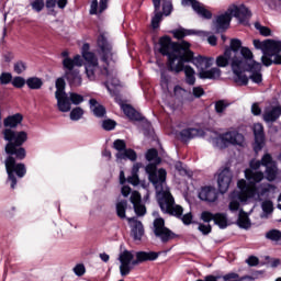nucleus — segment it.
Listing matches in <instances>:
<instances>
[{"label": "nucleus", "mask_w": 281, "mask_h": 281, "mask_svg": "<svg viewBox=\"0 0 281 281\" xmlns=\"http://www.w3.org/2000/svg\"><path fill=\"white\" fill-rule=\"evenodd\" d=\"M260 166L266 168V179L268 181H276L278 177V165L269 154H265L261 160H251L250 168L245 170V179L237 182L238 191H233L229 195L231 212H238L240 203H245L248 199H260L261 196H269L276 194V186L271 183H260L265 179V173L260 171Z\"/></svg>", "instance_id": "nucleus-1"}, {"label": "nucleus", "mask_w": 281, "mask_h": 281, "mask_svg": "<svg viewBox=\"0 0 281 281\" xmlns=\"http://www.w3.org/2000/svg\"><path fill=\"white\" fill-rule=\"evenodd\" d=\"M158 52L162 56H167L169 60L170 71L179 74L183 71L184 63H192L198 69V76L201 80H218L221 78V68L214 67V57L196 56L190 50V43L182 41L180 43H172L168 36L159 40Z\"/></svg>", "instance_id": "nucleus-2"}, {"label": "nucleus", "mask_w": 281, "mask_h": 281, "mask_svg": "<svg viewBox=\"0 0 281 281\" xmlns=\"http://www.w3.org/2000/svg\"><path fill=\"white\" fill-rule=\"evenodd\" d=\"M23 122V114L16 113L9 115L3 120V126L5 128L2 132L3 139L8 142L5 145V153L9 157L4 160V166L8 175V182L11 183V189L16 188V177L23 179L27 175V168L25 164H16V159H25L27 153L25 148L21 147L27 142V133L25 131L14 132L12 128H16L19 124ZM14 155V157H12ZM16 175V176H15Z\"/></svg>", "instance_id": "nucleus-3"}, {"label": "nucleus", "mask_w": 281, "mask_h": 281, "mask_svg": "<svg viewBox=\"0 0 281 281\" xmlns=\"http://www.w3.org/2000/svg\"><path fill=\"white\" fill-rule=\"evenodd\" d=\"M241 46L240 40H232L231 48H226L224 55L216 58V65L217 67H227L231 63L233 80L240 87L247 86L249 80L255 85H260L262 82V64L254 60L251 49ZM239 48L243 58L238 57Z\"/></svg>", "instance_id": "nucleus-4"}, {"label": "nucleus", "mask_w": 281, "mask_h": 281, "mask_svg": "<svg viewBox=\"0 0 281 281\" xmlns=\"http://www.w3.org/2000/svg\"><path fill=\"white\" fill-rule=\"evenodd\" d=\"M98 46L101 49L103 68L98 65V57L89 52V44H83L81 48L82 58H85V69L88 80H95L100 74L106 77L105 87L110 93H113V87H120V79L117 78V70H115V60L117 57L113 53V47L106 41L104 34L98 38Z\"/></svg>", "instance_id": "nucleus-5"}, {"label": "nucleus", "mask_w": 281, "mask_h": 281, "mask_svg": "<svg viewBox=\"0 0 281 281\" xmlns=\"http://www.w3.org/2000/svg\"><path fill=\"white\" fill-rule=\"evenodd\" d=\"M150 180L156 190V196L160 210L165 212V214H170L171 216L181 218L184 225H190V223H192V213H187L183 215V207L175 203V198L166 184V171L161 169L158 172V178L157 173H150Z\"/></svg>", "instance_id": "nucleus-6"}, {"label": "nucleus", "mask_w": 281, "mask_h": 281, "mask_svg": "<svg viewBox=\"0 0 281 281\" xmlns=\"http://www.w3.org/2000/svg\"><path fill=\"white\" fill-rule=\"evenodd\" d=\"M169 71L170 69L166 67H162L160 69V88L162 91L164 104L169 106V109H175V98L176 100H180L181 102H183V100L188 99L189 92L186 89L181 88L180 86H176L173 88V94H172V91H170L172 86L170 83V75L168 74Z\"/></svg>", "instance_id": "nucleus-7"}, {"label": "nucleus", "mask_w": 281, "mask_h": 281, "mask_svg": "<svg viewBox=\"0 0 281 281\" xmlns=\"http://www.w3.org/2000/svg\"><path fill=\"white\" fill-rule=\"evenodd\" d=\"M255 49L262 52L261 61L265 67H271V65H281V42L276 40H267L260 42V40H254Z\"/></svg>", "instance_id": "nucleus-8"}, {"label": "nucleus", "mask_w": 281, "mask_h": 281, "mask_svg": "<svg viewBox=\"0 0 281 281\" xmlns=\"http://www.w3.org/2000/svg\"><path fill=\"white\" fill-rule=\"evenodd\" d=\"M135 256L133 255V252L128 250H124L120 254V273L123 278L125 276H128L131 271H133V268L136 267V265H140V262H146L148 260H157V258H159V254L155 251H138L136 252L135 260H133Z\"/></svg>", "instance_id": "nucleus-9"}, {"label": "nucleus", "mask_w": 281, "mask_h": 281, "mask_svg": "<svg viewBox=\"0 0 281 281\" xmlns=\"http://www.w3.org/2000/svg\"><path fill=\"white\" fill-rule=\"evenodd\" d=\"M232 16H235V19L243 23L251 16V11L245 4H232L224 14L218 15L213 22L215 32H225L229 27V23H232Z\"/></svg>", "instance_id": "nucleus-10"}, {"label": "nucleus", "mask_w": 281, "mask_h": 281, "mask_svg": "<svg viewBox=\"0 0 281 281\" xmlns=\"http://www.w3.org/2000/svg\"><path fill=\"white\" fill-rule=\"evenodd\" d=\"M65 79L58 78L56 80L55 98L57 100V108L61 113H69L71 111V104H82L85 97L76 92H65Z\"/></svg>", "instance_id": "nucleus-11"}, {"label": "nucleus", "mask_w": 281, "mask_h": 281, "mask_svg": "<svg viewBox=\"0 0 281 281\" xmlns=\"http://www.w3.org/2000/svg\"><path fill=\"white\" fill-rule=\"evenodd\" d=\"M209 142L215 148H227V146H239V148H245L247 144L245 135L236 130H231L223 134L212 132Z\"/></svg>", "instance_id": "nucleus-12"}, {"label": "nucleus", "mask_w": 281, "mask_h": 281, "mask_svg": "<svg viewBox=\"0 0 281 281\" xmlns=\"http://www.w3.org/2000/svg\"><path fill=\"white\" fill-rule=\"evenodd\" d=\"M82 57L80 55H76L74 59H63L65 78L70 87H80L82 85V76H80V71L78 69H74L75 67H82Z\"/></svg>", "instance_id": "nucleus-13"}, {"label": "nucleus", "mask_w": 281, "mask_h": 281, "mask_svg": "<svg viewBox=\"0 0 281 281\" xmlns=\"http://www.w3.org/2000/svg\"><path fill=\"white\" fill-rule=\"evenodd\" d=\"M153 216L156 218L154 220L153 232L157 238L161 240V243H168V240H172L175 238V233L166 227V222L159 216V213L154 212Z\"/></svg>", "instance_id": "nucleus-14"}, {"label": "nucleus", "mask_w": 281, "mask_h": 281, "mask_svg": "<svg viewBox=\"0 0 281 281\" xmlns=\"http://www.w3.org/2000/svg\"><path fill=\"white\" fill-rule=\"evenodd\" d=\"M113 148L117 151L115 155L116 161H124L126 159H130V161H136L137 153L133 149H126V142H124V139L114 140Z\"/></svg>", "instance_id": "nucleus-15"}, {"label": "nucleus", "mask_w": 281, "mask_h": 281, "mask_svg": "<svg viewBox=\"0 0 281 281\" xmlns=\"http://www.w3.org/2000/svg\"><path fill=\"white\" fill-rule=\"evenodd\" d=\"M217 188L222 194H225L232 186V179H234V173L229 167H223L216 172Z\"/></svg>", "instance_id": "nucleus-16"}, {"label": "nucleus", "mask_w": 281, "mask_h": 281, "mask_svg": "<svg viewBox=\"0 0 281 281\" xmlns=\"http://www.w3.org/2000/svg\"><path fill=\"white\" fill-rule=\"evenodd\" d=\"M147 161H153L151 164L146 166V172L148 175V179L150 183H153V180L150 179V175H157V178H159V171L164 170L165 175L167 176L168 172H166V169L160 168L157 170L158 164H161V158L157 154V149H149L146 154Z\"/></svg>", "instance_id": "nucleus-17"}, {"label": "nucleus", "mask_w": 281, "mask_h": 281, "mask_svg": "<svg viewBox=\"0 0 281 281\" xmlns=\"http://www.w3.org/2000/svg\"><path fill=\"white\" fill-rule=\"evenodd\" d=\"M181 3L184 7L191 5L192 10H194L196 14H199V16H201L202 19H212V12L205 9V5H203L201 2L196 0H182Z\"/></svg>", "instance_id": "nucleus-18"}, {"label": "nucleus", "mask_w": 281, "mask_h": 281, "mask_svg": "<svg viewBox=\"0 0 281 281\" xmlns=\"http://www.w3.org/2000/svg\"><path fill=\"white\" fill-rule=\"evenodd\" d=\"M201 218L202 221H204V223H210V221H214L215 225H218L221 229H225V227H227V215L223 213H217L214 215L205 211L201 214Z\"/></svg>", "instance_id": "nucleus-19"}, {"label": "nucleus", "mask_w": 281, "mask_h": 281, "mask_svg": "<svg viewBox=\"0 0 281 281\" xmlns=\"http://www.w3.org/2000/svg\"><path fill=\"white\" fill-rule=\"evenodd\" d=\"M255 135V151L260 153L265 148V127L260 123H256L252 127Z\"/></svg>", "instance_id": "nucleus-20"}, {"label": "nucleus", "mask_w": 281, "mask_h": 281, "mask_svg": "<svg viewBox=\"0 0 281 281\" xmlns=\"http://www.w3.org/2000/svg\"><path fill=\"white\" fill-rule=\"evenodd\" d=\"M131 227V236L134 240H142L144 238V224L137 217H127Z\"/></svg>", "instance_id": "nucleus-21"}, {"label": "nucleus", "mask_w": 281, "mask_h": 281, "mask_svg": "<svg viewBox=\"0 0 281 281\" xmlns=\"http://www.w3.org/2000/svg\"><path fill=\"white\" fill-rule=\"evenodd\" d=\"M131 203L133 204L134 212L137 216H144L146 214V206L142 204V195L139 194V192H132Z\"/></svg>", "instance_id": "nucleus-22"}, {"label": "nucleus", "mask_w": 281, "mask_h": 281, "mask_svg": "<svg viewBox=\"0 0 281 281\" xmlns=\"http://www.w3.org/2000/svg\"><path fill=\"white\" fill-rule=\"evenodd\" d=\"M199 199H201V201H206L207 203H214V201L218 199V194L214 187H203L199 192Z\"/></svg>", "instance_id": "nucleus-23"}, {"label": "nucleus", "mask_w": 281, "mask_h": 281, "mask_svg": "<svg viewBox=\"0 0 281 281\" xmlns=\"http://www.w3.org/2000/svg\"><path fill=\"white\" fill-rule=\"evenodd\" d=\"M203 135H205V131L196 127H189L180 132V137L183 142H188V139H194L195 137H203Z\"/></svg>", "instance_id": "nucleus-24"}, {"label": "nucleus", "mask_w": 281, "mask_h": 281, "mask_svg": "<svg viewBox=\"0 0 281 281\" xmlns=\"http://www.w3.org/2000/svg\"><path fill=\"white\" fill-rule=\"evenodd\" d=\"M281 115V106H268L263 112V120L269 122H276Z\"/></svg>", "instance_id": "nucleus-25"}, {"label": "nucleus", "mask_w": 281, "mask_h": 281, "mask_svg": "<svg viewBox=\"0 0 281 281\" xmlns=\"http://www.w3.org/2000/svg\"><path fill=\"white\" fill-rule=\"evenodd\" d=\"M156 12L160 10L162 3V12L165 16H170L172 13V2L170 0H151Z\"/></svg>", "instance_id": "nucleus-26"}, {"label": "nucleus", "mask_w": 281, "mask_h": 281, "mask_svg": "<svg viewBox=\"0 0 281 281\" xmlns=\"http://www.w3.org/2000/svg\"><path fill=\"white\" fill-rule=\"evenodd\" d=\"M106 8H109V0H100V3L98 0H93L90 4V14H102Z\"/></svg>", "instance_id": "nucleus-27"}, {"label": "nucleus", "mask_w": 281, "mask_h": 281, "mask_svg": "<svg viewBox=\"0 0 281 281\" xmlns=\"http://www.w3.org/2000/svg\"><path fill=\"white\" fill-rule=\"evenodd\" d=\"M182 71H184V80L187 85L193 86L196 82V71L192 66H186V63L183 64Z\"/></svg>", "instance_id": "nucleus-28"}, {"label": "nucleus", "mask_w": 281, "mask_h": 281, "mask_svg": "<svg viewBox=\"0 0 281 281\" xmlns=\"http://www.w3.org/2000/svg\"><path fill=\"white\" fill-rule=\"evenodd\" d=\"M254 277L245 276L240 277L238 273L229 272L227 274L221 276L220 281H254Z\"/></svg>", "instance_id": "nucleus-29"}, {"label": "nucleus", "mask_w": 281, "mask_h": 281, "mask_svg": "<svg viewBox=\"0 0 281 281\" xmlns=\"http://www.w3.org/2000/svg\"><path fill=\"white\" fill-rule=\"evenodd\" d=\"M90 109L95 117H104L106 110L95 99H90Z\"/></svg>", "instance_id": "nucleus-30"}, {"label": "nucleus", "mask_w": 281, "mask_h": 281, "mask_svg": "<svg viewBox=\"0 0 281 281\" xmlns=\"http://www.w3.org/2000/svg\"><path fill=\"white\" fill-rule=\"evenodd\" d=\"M121 109H122L123 113L126 115V117H128L130 120H134V121L142 120V114H139V112H136L133 109V106H131L128 104H122Z\"/></svg>", "instance_id": "nucleus-31"}, {"label": "nucleus", "mask_w": 281, "mask_h": 281, "mask_svg": "<svg viewBox=\"0 0 281 281\" xmlns=\"http://www.w3.org/2000/svg\"><path fill=\"white\" fill-rule=\"evenodd\" d=\"M237 225L241 229H249L251 227V221L249 220V215L245 211H239Z\"/></svg>", "instance_id": "nucleus-32"}, {"label": "nucleus", "mask_w": 281, "mask_h": 281, "mask_svg": "<svg viewBox=\"0 0 281 281\" xmlns=\"http://www.w3.org/2000/svg\"><path fill=\"white\" fill-rule=\"evenodd\" d=\"M115 207L119 218H126V210L128 207V202L126 200H119L116 202Z\"/></svg>", "instance_id": "nucleus-33"}, {"label": "nucleus", "mask_w": 281, "mask_h": 281, "mask_svg": "<svg viewBox=\"0 0 281 281\" xmlns=\"http://www.w3.org/2000/svg\"><path fill=\"white\" fill-rule=\"evenodd\" d=\"M227 106H229V102L225 100H218L217 102H215V113H217V115H225Z\"/></svg>", "instance_id": "nucleus-34"}, {"label": "nucleus", "mask_w": 281, "mask_h": 281, "mask_svg": "<svg viewBox=\"0 0 281 281\" xmlns=\"http://www.w3.org/2000/svg\"><path fill=\"white\" fill-rule=\"evenodd\" d=\"M30 7L34 12H43L45 10V0H29Z\"/></svg>", "instance_id": "nucleus-35"}, {"label": "nucleus", "mask_w": 281, "mask_h": 281, "mask_svg": "<svg viewBox=\"0 0 281 281\" xmlns=\"http://www.w3.org/2000/svg\"><path fill=\"white\" fill-rule=\"evenodd\" d=\"M26 85L30 89H41L43 81L37 77H32L26 80Z\"/></svg>", "instance_id": "nucleus-36"}, {"label": "nucleus", "mask_w": 281, "mask_h": 281, "mask_svg": "<svg viewBox=\"0 0 281 281\" xmlns=\"http://www.w3.org/2000/svg\"><path fill=\"white\" fill-rule=\"evenodd\" d=\"M162 19H164V13L155 9L154 16L151 18V26L154 27V30H157V27H159V23H161Z\"/></svg>", "instance_id": "nucleus-37"}, {"label": "nucleus", "mask_w": 281, "mask_h": 281, "mask_svg": "<svg viewBox=\"0 0 281 281\" xmlns=\"http://www.w3.org/2000/svg\"><path fill=\"white\" fill-rule=\"evenodd\" d=\"M82 115H85V110H82V108H75L70 112V120L78 122V120L82 119Z\"/></svg>", "instance_id": "nucleus-38"}, {"label": "nucleus", "mask_w": 281, "mask_h": 281, "mask_svg": "<svg viewBox=\"0 0 281 281\" xmlns=\"http://www.w3.org/2000/svg\"><path fill=\"white\" fill-rule=\"evenodd\" d=\"M266 238L273 241L281 240V232L278 229H271L266 234Z\"/></svg>", "instance_id": "nucleus-39"}, {"label": "nucleus", "mask_w": 281, "mask_h": 281, "mask_svg": "<svg viewBox=\"0 0 281 281\" xmlns=\"http://www.w3.org/2000/svg\"><path fill=\"white\" fill-rule=\"evenodd\" d=\"M172 34L175 38H183L186 36H190V34H192V31H188L186 29H179V30L172 31Z\"/></svg>", "instance_id": "nucleus-40"}, {"label": "nucleus", "mask_w": 281, "mask_h": 281, "mask_svg": "<svg viewBox=\"0 0 281 281\" xmlns=\"http://www.w3.org/2000/svg\"><path fill=\"white\" fill-rule=\"evenodd\" d=\"M117 126V123L111 119H106L102 122V128L104 131H113Z\"/></svg>", "instance_id": "nucleus-41"}, {"label": "nucleus", "mask_w": 281, "mask_h": 281, "mask_svg": "<svg viewBox=\"0 0 281 281\" xmlns=\"http://www.w3.org/2000/svg\"><path fill=\"white\" fill-rule=\"evenodd\" d=\"M261 207L265 214H271V212H273V202H271V200H266L262 202Z\"/></svg>", "instance_id": "nucleus-42"}, {"label": "nucleus", "mask_w": 281, "mask_h": 281, "mask_svg": "<svg viewBox=\"0 0 281 281\" xmlns=\"http://www.w3.org/2000/svg\"><path fill=\"white\" fill-rule=\"evenodd\" d=\"M255 27H256V30L259 31L261 36H271V29H269L267 26H262V25H260V23H256Z\"/></svg>", "instance_id": "nucleus-43"}, {"label": "nucleus", "mask_w": 281, "mask_h": 281, "mask_svg": "<svg viewBox=\"0 0 281 281\" xmlns=\"http://www.w3.org/2000/svg\"><path fill=\"white\" fill-rule=\"evenodd\" d=\"M27 69V66L25 65L24 61H16L13 66V71H15L18 75L23 74Z\"/></svg>", "instance_id": "nucleus-44"}, {"label": "nucleus", "mask_w": 281, "mask_h": 281, "mask_svg": "<svg viewBox=\"0 0 281 281\" xmlns=\"http://www.w3.org/2000/svg\"><path fill=\"white\" fill-rule=\"evenodd\" d=\"M75 276H78V278L82 277L83 273H87V269L85 268V265L78 263L72 269Z\"/></svg>", "instance_id": "nucleus-45"}, {"label": "nucleus", "mask_w": 281, "mask_h": 281, "mask_svg": "<svg viewBox=\"0 0 281 281\" xmlns=\"http://www.w3.org/2000/svg\"><path fill=\"white\" fill-rule=\"evenodd\" d=\"M12 82V74L10 72H2L0 75V83L1 85H10Z\"/></svg>", "instance_id": "nucleus-46"}, {"label": "nucleus", "mask_w": 281, "mask_h": 281, "mask_svg": "<svg viewBox=\"0 0 281 281\" xmlns=\"http://www.w3.org/2000/svg\"><path fill=\"white\" fill-rule=\"evenodd\" d=\"M11 83L13 87H16V89H21L22 87H25V79H23V77H14L13 80H11Z\"/></svg>", "instance_id": "nucleus-47"}, {"label": "nucleus", "mask_w": 281, "mask_h": 281, "mask_svg": "<svg viewBox=\"0 0 281 281\" xmlns=\"http://www.w3.org/2000/svg\"><path fill=\"white\" fill-rule=\"evenodd\" d=\"M175 168L179 172V175H182V177L188 175V169H186V167H183V164L181 161H177L175 164Z\"/></svg>", "instance_id": "nucleus-48"}, {"label": "nucleus", "mask_w": 281, "mask_h": 281, "mask_svg": "<svg viewBox=\"0 0 281 281\" xmlns=\"http://www.w3.org/2000/svg\"><path fill=\"white\" fill-rule=\"evenodd\" d=\"M199 232H201L204 236H207L210 232H212V226L209 224H200L198 227Z\"/></svg>", "instance_id": "nucleus-49"}, {"label": "nucleus", "mask_w": 281, "mask_h": 281, "mask_svg": "<svg viewBox=\"0 0 281 281\" xmlns=\"http://www.w3.org/2000/svg\"><path fill=\"white\" fill-rule=\"evenodd\" d=\"M127 181L132 186H138L139 184V176L132 173V176L127 178Z\"/></svg>", "instance_id": "nucleus-50"}, {"label": "nucleus", "mask_w": 281, "mask_h": 281, "mask_svg": "<svg viewBox=\"0 0 281 281\" xmlns=\"http://www.w3.org/2000/svg\"><path fill=\"white\" fill-rule=\"evenodd\" d=\"M204 93H205V90H203V88H201V87L193 88L194 98H201V95H204Z\"/></svg>", "instance_id": "nucleus-51"}, {"label": "nucleus", "mask_w": 281, "mask_h": 281, "mask_svg": "<svg viewBox=\"0 0 281 281\" xmlns=\"http://www.w3.org/2000/svg\"><path fill=\"white\" fill-rule=\"evenodd\" d=\"M56 4H57V0L45 1V7L47 8V10H54V8H56Z\"/></svg>", "instance_id": "nucleus-52"}, {"label": "nucleus", "mask_w": 281, "mask_h": 281, "mask_svg": "<svg viewBox=\"0 0 281 281\" xmlns=\"http://www.w3.org/2000/svg\"><path fill=\"white\" fill-rule=\"evenodd\" d=\"M247 265H249V267H256V265H258V259L255 256H250L247 260H246Z\"/></svg>", "instance_id": "nucleus-53"}, {"label": "nucleus", "mask_w": 281, "mask_h": 281, "mask_svg": "<svg viewBox=\"0 0 281 281\" xmlns=\"http://www.w3.org/2000/svg\"><path fill=\"white\" fill-rule=\"evenodd\" d=\"M251 113L254 115H260V113H262V111L260 110V106L257 103L252 104Z\"/></svg>", "instance_id": "nucleus-54"}, {"label": "nucleus", "mask_w": 281, "mask_h": 281, "mask_svg": "<svg viewBox=\"0 0 281 281\" xmlns=\"http://www.w3.org/2000/svg\"><path fill=\"white\" fill-rule=\"evenodd\" d=\"M121 194H123V196H128V194H131V187L123 186L121 189Z\"/></svg>", "instance_id": "nucleus-55"}, {"label": "nucleus", "mask_w": 281, "mask_h": 281, "mask_svg": "<svg viewBox=\"0 0 281 281\" xmlns=\"http://www.w3.org/2000/svg\"><path fill=\"white\" fill-rule=\"evenodd\" d=\"M57 7L60 10H65V8L67 7V0H57Z\"/></svg>", "instance_id": "nucleus-56"}, {"label": "nucleus", "mask_w": 281, "mask_h": 281, "mask_svg": "<svg viewBox=\"0 0 281 281\" xmlns=\"http://www.w3.org/2000/svg\"><path fill=\"white\" fill-rule=\"evenodd\" d=\"M99 258L102 260V262H109L111 257L106 252H102L99 255Z\"/></svg>", "instance_id": "nucleus-57"}, {"label": "nucleus", "mask_w": 281, "mask_h": 281, "mask_svg": "<svg viewBox=\"0 0 281 281\" xmlns=\"http://www.w3.org/2000/svg\"><path fill=\"white\" fill-rule=\"evenodd\" d=\"M139 168H142V164H135L132 168V175H137V172H139Z\"/></svg>", "instance_id": "nucleus-58"}, {"label": "nucleus", "mask_w": 281, "mask_h": 281, "mask_svg": "<svg viewBox=\"0 0 281 281\" xmlns=\"http://www.w3.org/2000/svg\"><path fill=\"white\" fill-rule=\"evenodd\" d=\"M204 281H221V276H218V277L206 276Z\"/></svg>", "instance_id": "nucleus-59"}, {"label": "nucleus", "mask_w": 281, "mask_h": 281, "mask_svg": "<svg viewBox=\"0 0 281 281\" xmlns=\"http://www.w3.org/2000/svg\"><path fill=\"white\" fill-rule=\"evenodd\" d=\"M207 42L210 45H216L217 38L214 35L209 36Z\"/></svg>", "instance_id": "nucleus-60"}, {"label": "nucleus", "mask_w": 281, "mask_h": 281, "mask_svg": "<svg viewBox=\"0 0 281 281\" xmlns=\"http://www.w3.org/2000/svg\"><path fill=\"white\" fill-rule=\"evenodd\" d=\"M120 183H126V177L124 176V171H120Z\"/></svg>", "instance_id": "nucleus-61"}, {"label": "nucleus", "mask_w": 281, "mask_h": 281, "mask_svg": "<svg viewBox=\"0 0 281 281\" xmlns=\"http://www.w3.org/2000/svg\"><path fill=\"white\" fill-rule=\"evenodd\" d=\"M271 267H272V268L280 267V259H273V260L271 261Z\"/></svg>", "instance_id": "nucleus-62"}, {"label": "nucleus", "mask_w": 281, "mask_h": 281, "mask_svg": "<svg viewBox=\"0 0 281 281\" xmlns=\"http://www.w3.org/2000/svg\"><path fill=\"white\" fill-rule=\"evenodd\" d=\"M61 56H63L64 60L67 59V58H69V52L64 50V52L61 53Z\"/></svg>", "instance_id": "nucleus-63"}, {"label": "nucleus", "mask_w": 281, "mask_h": 281, "mask_svg": "<svg viewBox=\"0 0 281 281\" xmlns=\"http://www.w3.org/2000/svg\"><path fill=\"white\" fill-rule=\"evenodd\" d=\"M103 155H104L105 157H109V159H110V157H111V151L105 150V151L103 153Z\"/></svg>", "instance_id": "nucleus-64"}]
</instances>
